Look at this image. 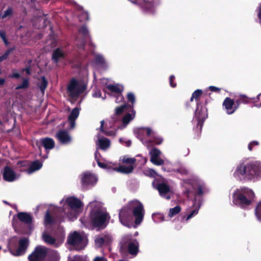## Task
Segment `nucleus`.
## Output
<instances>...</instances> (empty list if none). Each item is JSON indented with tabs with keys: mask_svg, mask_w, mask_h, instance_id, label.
Returning a JSON list of instances; mask_svg holds the SVG:
<instances>
[{
	"mask_svg": "<svg viewBox=\"0 0 261 261\" xmlns=\"http://www.w3.org/2000/svg\"><path fill=\"white\" fill-rule=\"evenodd\" d=\"M132 210L137 225L140 224L143 219L144 210L143 204L137 200H132L124 206L119 213V220L124 226H128V223L133 221Z\"/></svg>",
	"mask_w": 261,
	"mask_h": 261,
	"instance_id": "1",
	"label": "nucleus"
},
{
	"mask_svg": "<svg viewBox=\"0 0 261 261\" xmlns=\"http://www.w3.org/2000/svg\"><path fill=\"white\" fill-rule=\"evenodd\" d=\"M233 176L239 180L260 177L261 163L259 161H254L240 164L237 166Z\"/></svg>",
	"mask_w": 261,
	"mask_h": 261,
	"instance_id": "2",
	"label": "nucleus"
},
{
	"mask_svg": "<svg viewBox=\"0 0 261 261\" xmlns=\"http://www.w3.org/2000/svg\"><path fill=\"white\" fill-rule=\"evenodd\" d=\"M90 212V219L93 224L97 227H103L109 217L101 202L94 201L87 206Z\"/></svg>",
	"mask_w": 261,
	"mask_h": 261,
	"instance_id": "3",
	"label": "nucleus"
},
{
	"mask_svg": "<svg viewBox=\"0 0 261 261\" xmlns=\"http://www.w3.org/2000/svg\"><path fill=\"white\" fill-rule=\"evenodd\" d=\"M60 203L63 204V207L62 210L66 214L69 220L72 221L76 219L82 210V202L74 197L64 198L61 201Z\"/></svg>",
	"mask_w": 261,
	"mask_h": 261,
	"instance_id": "4",
	"label": "nucleus"
},
{
	"mask_svg": "<svg viewBox=\"0 0 261 261\" xmlns=\"http://www.w3.org/2000/svg\"><path fill=\"white\" fill-rule=\"evenodd\" d=\"M255 198V194L252 190L248 188L237 189L233 194V203L241 206L248 205Z\"/></svg>",
	"mask_w": 261,
	"mask_h": 261,
	"instance_id": "5",
	"label": "nucleus"
},
{
	"mask_svg": "<svg viewBox=\"0 0 261 261\" xmlns=\"http://www.w3.org/2000/svg\"><path fill=\"white\" fill-rule=\"evenodd\" d=\"M87 241L85 234L76 231L70 234L68 238V243L73 245L76 250L83 249L86 246Z\"/></svg>",
	"mask_w": 261,
	"mask_h": 261,
	"instance_id": "6",
	"label": "nucleus"
},
{
	"mask_svg": "<svg viewBox=\"0 0 261 261\" xmlns=\"http://www.w3.org/2000/svg\"><path fill=\"white\" fill-rule=\"evenodd\" d=\"M85 89L86 85L82 81L72 80L68 86L67 92L71 98L75 99L83 93Z\"/></svg>",
	"mask_w": 261,
	"mask_h": 261,
	"instance_id": "7",
	"label": "nucleus"
},
{
	"mask_svg": "<svg viewBox=\"0 0 261 261\" xmlns=\"http://www.w3.org/2000/svg\"><path fill=\"white\" fill-rule=\"evenodd\" d=\"M120 244L122 249L127 248L128 252L133 255H136L138 252L139 243L137 240L132 239L130 235L124 236Z\"/></svg>",
	"mask_w": 261,
	"mask_h": 261,
	"instance_id": "8",
	"label": "nucleus"
},
{
	"mask_svg": "<svg viewBox=\"0 0 261 261\" xmlns=\"http://www.w3.org/2000/svg\"><path fill=\"white\" fill-rule=\"evenodd\" d=\"M153 186L156 189L162 197L169 199L173 194L172 188L164 181L154 180L152 183Z\"/></svg>",
	"mask_w": 261,
	"mask_h": 261,
	"instance_id": "9",
	"label": "nucleus"
},
{
	"mask_svg": "<svg viewBox=\"0 0 261 261\" xmlns=\"http://www.w3.org/2000/svg\"><path fill=\"white\" fill-rule=\"evenodd\" d=\"M111 120H107L106 123L104 120L100 121V129L101 132L109 136H115L116 134V129L114 127V122L117 121L118 118L112 117Z\"/></svg>",
	"mask_w": 261,
	"mask_h": 261,
	"instance_id": "10",
	"label": "nucleus"
},
{
	"mask_svg": "<svg viewBox=\"0 0 261 261\" xmlns=\"http://www.w3.org/2000/svg\"><path fill=\"white\" fill-rule=\"evenodd\" d=\"M47 251L46 247L39 246L36 247L34 251L29 256L30 261H41L44 258Z\"/></svg>",
	"mask_w": 261,
	"mask_h": 261,
	"instance_id": "11",
	"label": "nucleus"
},
{
	"mask_svg": "<svg viewBox=\"0 0 261 261\" xmlns=\"http://www.w3.org/2000/svg\"><path fill=\"white\" fill-rule=\"evenodd\" d=\"M97 181L96 176L89 172L83 173L81 176V181L82 186L87 188L94 185Z\"/></svg>",
	"mask_w": 261,
	"mask_h": 261,
	"instance_id": "12",
	"label": "nucleus"
},
{
	"mask_svg": "<svg viewBox=\"0 0 261 261\" xmlns=\"http://www.w3.org/2000/svg\"><path fill=\"white\" fill-rule=\"evenodd\" d=\"M42 239L47 244L51 245L57 247L63 243L65 239V235L62 234L59 237L54 239L51 236L47 234L46 231H44L42 234Z\"/></svg>",
	"mask_w": 261,
	"mask_h": 261,
	"instance_id": "13",
	"label": "nucleus"
},
{
	"mask_svg": "<svg viewBox=\"0 0 261 261\" xmlns=\"http://www.w3.org/2000/svg\"><path fill=\"white\" fill-rule=\"evenodd\" d=\"M201 202L200 201V200L197 202V200L194 199L192 206H191L188 210L189 214L183 216L182 221L188 222L192 218L197 215L201 207Z\"/></svg>",
	"mask_w": 261,
	"mask_h": 261,
	"instance_id": "14",
	"label": "nucleus"
},
{
	"mask_svg": "<svg viewBox=\"0 0 261 261\" xmlns=\"http://www.w3.org/2000/svg\"><path fill=\"white\" fill-rule=\"evenodd\" d=\"M195 117L197 119V125L200 126L201 129L202 122L207 117V109L205 107H202L197 105L195 111Z\"/></svg>",
	"mask_w": 261,
	"mask_h": 261,
	"instance_id": "15",
	"label": "nucleus"
},
{
	"mask_svg": "<svg viewBox=\"0 0 261 261\" xmlns=\"http://www.w3.org/2000/svg\"><path fill=\"white\" fill-rule=\"evenodd\" d=\"M29 241L27 239H22L19 241L18 248L16 250L10 249L11 253L15 256H19L23 254L27 248Z\"/></svg>",
	"mask_w": 261,
	"mask_h": 261,
	"instance_id": "16",
	"label": "nucleus"
},
{
	"mask_svg": "<svg viewBox=\"0 0 261 261\" xmlns=\"http://www.w3.org/2000/svg\"><path fill=\"white\" fill-rule=\"evenodd\" d=\"M112 237L109 234H102L95 237V244L97 247L108 245L112 242Z\"/></svg>",
	"mask_w": 261,
	"mask_h": 261,
	"instance_id": "17",
	"label": "nucleus"
},
{
	"mask_svg": "<svg viewBox=\"0 0 261 261\" xmlns=\"http://www.w3.org/2000/svg\"><path fill=\"white\" fill-rule=\"evenodd\" d=\"M4 179L9 182L13 181L19 177V175L15 172L10 167H6L3 172Z\"/></svg>",
	"mask_w": 261,
	"mask_h": 261,
	"instance_id": "18",
	"label": "nucleus"
},
{
	"mask_svg": "<svg viewBox=\"0 0 261 261\" xmlns=\"http://www.w3.org/2000/svg\"><path fill=\"white\" fill-rule=\"evenodd\" d=\"M161 152L156 148H153L150 151L151 155L150 161L154 165H161L163 164V160L159 158Z\"/></svg>",
	"mask_w": 261,
	"mask_h": 261,
	"instance_id": "19",
	"label": "nucleus"
},
{
	"mask_svg": "<svg viewBox=\"0 0 261 261\" xmlns=\"http://www.w3.org/2000/svg\"><path fill=\"white\" fill-rule=\"evenodd\" d=\"M223 106L228 114L233 113L238 107V106H236L233 100L229 97H227L225 99L223 102Z\"/></svg>",
	"mask_w": 261,
	"mask_h": 261,
	"instance_id": "20",
	"label": "nucleus"
},
{
	"mask_svg": "<svg viewBox=\"0 0 261 261\" xmlns=\"http://www.w3.org/2000/svg\"><path fill=\"white\" fill-rule=\"evenodd\" d=\"M56 137L59 141L62 144H68L71 141V137L68 132L65 130H61L59 132Z\"/></svg>",
	"mask_w": 261,
	"mask_h": 261,
	"instance_id": "21",
	"label": "nucleus"
},
{
	"mask_svg": "<svg viewBox=\"0 0 261 261\" xmlns=\"http://www.w3.org/2000/svg\"><path fill=\"white\" fill-rule=\"evenodd\" d=\"M80 109L79 108H75L71 112L68 116V121L70 124V127L71 129L75 126V120L78 117L80 114Z\"/></svg>",
	"mask_w": 261,
	"mask_h": 261,
	"instance_id": "22",
	"label": "nucleus"
},
{
	"mask_svg": "<svg viewBox=\"0 0 261 261\" xmlns=\"http://www.w3.org/2000/svg\"><path fill=\"white\" fill-rule=\"evenodd\" d=\"M97 137L96 145L98 146L99 148L105 150L110 146L111 142L108 139L105 137H100L99 136H98Z\"/></svg>",
	"mask_w": 261,
	"mask_h": 261,
	"instance_id": "23",
	"label": "nucleus"
},
{
	"mask_svg": "<svg viewBox=\"0 0 261 261\" xmlns=\"http://www.w3.org/2000/svg\"><path fill=\"white\" fill-rule=\"evenodd\" d=\"M93 64L95 66L104 67L106 65V62L102 55L96 54L93 61Z\"/></svg>",
	"mask_w": 261,
	"mask_h": 261,
	"instance_id": "24",
	"label": "nucleus"
},
{
	"mask_svg": "<svg viewBox=\"0 0 261 261\" xmlns=\"http://www.w3.org/2000/svg\"><path fill=\"white\" fill-rule=\"evenodd\" d=\"M134 168V166L131 165H123L118 168H114L113 170L121 173H129L133 171Z\"/></svg>",
	"mask_w": 261,
	"mask_h": 261,
	"instance_id": "25",
	"label": "nucleus"
},
{
	"mask_svg": "<svg viewBox=\"0 0 261 261\" xmlns=\"http://www.w3.org/2000/svg\"><path fill=\"white\" fill-rule=\"evenodd\" d=\"M107 88L111 91L113 96H115L116 94L121 93L123 87L122 86L116 85H109L107 86Z\"/></svg>",
	"mask_w": 261,
	"mask_h": 261,
	"instance_id": "26",
	"label": "nucleus"
},
{
	"mask_svg": "<svg viewBox=\"0 0 261 261\" xmlns=\"http://www.w3.org/2000/svg\"><path fill=\"white\" fill-rule=\"evenodd\" d=\"M42 167V163L39 161H36L33 162L30 165V168L27 170V173L29 174L39 170Z\"/></svg>",
	"mask_w": 261,
	"mask_h": 261,
	"instance_id": "27",
	"label": "nucleus"
},
{
	"mask_svg": "<svg viewBox=\"0 0 261 261\" xmlns=\"http://www.w3.org/2000/svg\"><path fill=\"white\" fill-rule=\"evenodd\" d=\"M41 143L45 149H51L55 146V142L51 138H44L41 140Z\"/></svg>",
	"mask_w": 261,
	"mask_h": 261,
	"instance_id": "28",
	"label": "nucleus"
},
{
	"mask_svg": "<svg viewBox=\"0 0 261 261\" xmlns=\"http://www.w3.org/2000/svg\"><path fill=\"white\" fill-rule=\"evenodd\" d=\"M18 218L22 222L25 223H30L32 221L31 216L25 213H20L17 215Z\"/></svg>",
	"mask_w": 261,
	"mask_h": 261,
	"instance_id": "29",
	"label": "nucleus"
},
{
	"mask_svg": "<svg viewBox=\"0 0 261 261\" xmlns=\"http://www.w3.org/2000/svg\"><path fill=\"white\" fill-rule=\"evenodd\" d=\"M193 188L195 191L197 192V194L201 196L203 194L206 193L207 191V189L206 188L205 186L203 184H199L198 185H196L193 186Z\"/></svg>",
	"mask_w": 261,
	"mask_h": 261,
	"instance_id": "30",
	"label": "nucleus"
},
{
	"mask_svg": "<svg viewBox=\"0 0 261 261\" xmlns=\"http://www.w3.org/2000/svg\"><path fill=\"white\" fill-rule=\"evenodd\" d=\"M135 116V112L133 110L131 112V113H128L125 115L123 118L122 122L124 127H125L126 125H127L129 122L133 120Z\"/></svg>",
	"mask_w": 261,
	"mask_h": 261,
	"instance_id": "31",
	"label": "nucleus"
},
{
	"mask_svg": "<svg viewBox=\"0 0 261 261\" xmlns=\"http://www.w3.org/2000/svg\"><path fill=\"white\" fill-rule=\"evenodd\" d=\"M63 52L60 49H57L53 53L52 58L55 62H57L59 59L63 57Z\"/></svg>",
	"mask_w": 261,
	"mask_h": 261,
	"instance_id": "32",
	"label": "nucleus"
},
{
	"mask_svg": "<svg viewBox=\"0 0 261 261\" xmlns=\"http://www.w3.org/2000/svg\"><path fill=\"white\" fill-rule=\"evenodd\" d=\"M13 10L11 8H8L6 10L0 14V19L9 18L12 15Z\"/></svg>",
	"mask_w": 261,
	"mask_h": 261,
	"instance_id": "33",
	"label": "nucleus"
},
{
	"mask_svg": "<svg viewBox=\"0 0 261 261\" xmlns=\"http://www.w3.org/2000/svg\"><path fill=\"white\" fill-rule=\"evenodd\" d=\"M152 218L154 222L159 223L164 220V216L161 213H154L152 215Z\"/></svg>",
	"mask_w": 261,
	"mask_h": 261,
	"instance_id": "34",
	"label": "nucleus"
},
{
	"mask_svg": "<svg viewBox=\"0 0 261 261\" xmlns=\"http://www.w3.org/2000/svg\"><path fill=\"white\" fill-rule=\"evenodd\" d=\"M47 85V82L44 76L41 77L40 83H39V88L42 93H44L45 89Z\"/></svg>",
	"mask_w": 261,
	"mask_h": 261,
	"instance_id": "35",
	"label": "nucleus"
},
{
	"mask_svg": "<svg viewBox=\"0 0 261 261\" xmlns=\"http://www.w3.org/2000/svg\"><path fill=\"white\" fill-rule=\"evenodd\" d=\"M181 211V208L179 206H176L175 207L170 208L169 212V216L172 217L178 214Z\"/></svg>",
	"mask_w": 261,
	"mask_h": 261,
	"instance_id": "36",
	"label": "nucleus"
},
{
	"mask_svg": "<svg viewBox=\"0 0 261 261\" xmlns=\"http://www.w3.org/2000/svg\"><path fill=\"white\" fill-rule=\"evenodd\" d=\"M95 158L96 160L97 161L98 165L100 167L102 168H107V169L111 168V165H108V164H106V163H101V162H99V160L98 159V152H97V151H96V152L95 153Z\"/></svg>",
	"mask_w": 261,
	"mask_h": 261,
	"instance_id": "37",
	"label": "nucleus"
},
{
	"mask_svg": "<svg viewBox=\"0 0 261 261\" xmlns=\"http://www.w3.org/2000/svg\"><path fill=\"white\" fill-rule=\"evenodd\" d=\"M122 162L126 165H131L134 166L136 160L134 158H129L127 156H123L121 159Z\"/></svg>",
	"mask_w": 261,
	"mask_h": 261,
	"instance_id": "38",
	"label": "nucleus"
},
{
	"mask_svg": "<svg viewBox=\"0 0 261 261\" xmlns=\"http://www.w3.org/2000/svg\"><path fill=\"white\" fill-rule=\"evenodd\" d=\"M79 34L84 37L85 39H88L89 37L88 31L85 26H82L79 30Z\"/></svg>",
	"mask_w": 261,
	"mask_h": 261,
	"instance_id": "39",
	"label": "nucleus"
},
{
	"mask_svg": "<svg viewBox=\"0 0 261 261\" xmlns=\"http://www.w3.org/2000/svg\"><path fill=\"white\" fill-rule=\"evenodd\" d=\"M54 222V220L50 216L49 212H47L44 219V224L45 226L46 227L48 225L53 224Z\"/></svg>",
	"mask_w": 261,
	"mask_h": 261,
	"instance_id": "40",
	"label": "nucleus"
},
{
	"mask_svg": "<svg viewBox=\"0 0 261 261\" xmlns=\"http://www.w3.org/2000/svg\"><path fill=\"white\" fill-rule=\"evenodd\" d=\"M126 107V105H124L120 107H117L115 109L114 117H117V116L121 115L124 111Z\"/></svg>",
	"mask_w": 261,
	"mask_h": 261,
	"instance_id": "41",
	"label": "nucleus"
},
{
	"mask_svg": "<svg viewBox=\"0 0 261 261\" xmlns=\"http://www.w3.org/2000/svg\"><path fill=\"white\" fill-rule=\"evenodd\" d=\"M139 134L142 135L146 134L147 136H150L152 134V130L149 128H141L138 130Z\"/></svg>",
	"mask_w": 261,
	"mask_h": 261,
	"instance_id": "42",
	"label": "nucleus"
},
{
	"mask_svg": "<svg viewBox=\"0 0 261 261\" xmlns=\"http://www.w3.org/2000/svg\"><path fill=\"white\" fill-rule=\"evenodd\" d=\"M255 215L258 220L261 222V201L256 208Z\"/></svg>",
	"mask_w": 261,
	"mask_h": 261,
	"instance_id": "43",
	"label": "nucleus"
},
{
	"mask_svg": "<svg viewBox=\"0 0 261 261\" xmlns=\"http://www.w3.org/2000/svg\"><path fill=\"white\" fill-rule=\"evenodd\" d=\"M251 100L254 103V106L257 107H261V93L258 94L256 98Z\"/></svg>",
	"mask_w": 261,
	"mask_h": 261,
	"instance_id": "44",
	"label": "nucleus"
},
{
	"mask_svg": "<svg viewBox=\"0 0 261 261\" xmlns=\"http://www.w3.org/2000/svg\"><path fill=\"white\" fill-rule=\"evenodd\" d=\"M88 14L86 11H83L81 13L79 16L80 20L81 21H84L88 20Z\"/></svg>",
	"mask_w": 261,
	"mask_h": 261,
	"instance_id": "45",
	"label": "nucleus"
},
{
	"mask_svg": "<svg viewBox=\"0 0 261 261\" xmlns=\"http://www.w3.org/2000/svg\"><path fill=\"white\" fill-rule=\"evenodd\" d=\"M202 91L201 90H196L192 94L191 98V101H193L194 98L197 99L202 94Z\"/></svg>",
	"mask_w": 261,
	"mask_h": 261,
	"instance_id": "46",
	"label": "nucleus"
},
{
	"mask_svg": "<svg viewBox=\"0 0 261 261\" xmlns=\"http://www.w3.org/2000/svg\"><path fill=\"white\" fill-rule=\"evenodd\" d=\"M29 86V81L27 79H24L23 81L22 84L20 85H19L16 87V89L18 90L20 89H24L28 87Z\"/></svg>",
	"mask_w": 261,
	"mask_h": 261,
	"instance_id": "47",
	"label": "nucleus"
},
{
	"mask_svg": "<svg viewBox=\"0 0 261 261\" xmlns=\"http://www.w3.org/2000/svg\"><path fill=\"white\" fill-rule=\"evenodd\" d=\"M119 142L124 144L125 146L129 147L131 145L132 142L130 140H126L123 138H120L119 139Z\"/></svg>",
	"mask_w": 261,
	"mask_h": 261,
	"instance_id": "48",
	"label": "nucleus"
},
{
	"mask_svg": "<svg viewBox=\"0 0 261 261\" xmlns=\"http://www.w3.org/2000/svg\"><path fill=\"white\" fill-rule=\"evenodd\" d=\"M0 36L4 41V43L7 45L8 42L6 37V33L4 30H0Z\"/></svg>",
	"mask_w": 261,
	"mask_h": 261,
	"instance_id": "49",
	"label": "nucleus"
},
{
	"mask_svg": "<svg viewBox=\"0 0 261 261\" xmlns=\"http://www.w3.org/2000/svg\"><path fill=\"white\" fill-rule=\"evenodd\" d=\"M114 96L116 97L115 102L116 103H119L121 101H122V100L123 99V97L121 93L116 94L115 95V96Z\"/></svg>",
	"mask_w": 261,
	"mask_h": 261,
	"instance_id": "50",
	"label": "nucleus"
},
{
	"mask_svg": "<svg viewBox=\"0 0 261 261\" xmlns=\"http://www.w3.org/2000/svg\"><path fill=\"white\" fill-rule=\"evenodd\" d=\"M127 99L128 100L130 101L133 104L135 101V95L132 93H129L127 94Z\"/></svg>",
	"mask_w": 261,
	"mask_h": 261,
	"instance_id": "51",
	"label": "nucleus"
},
{
	"mask_svg": "<svg viewBox=\"0 0 261 261\" xmlns=\"http://www.w3.org/2000/svg\"><path fill=\"white\" fill-rule=\"evenodd\" d=\"M10 51H11V50H9L8 51H7L3 55L1 56L0 57V62H2L3 61H4V60L8 58Z\"/></svg>",
	"mask_w": 261,
	"mask_h": 261,
	"instance_id": "52",
	"label": "nucleus"
},
{
	"mask_svg": "<svg viewBox=\"0 0 261 261\" xmlns=\"http://www.w3.org/2000/svg\"><path fill=\"white\" fill-rule=\"evenodd\" d=\"M93 96L95 98H98L101 97V92L99 90H95L93 93Z\"/></svg>",
	"mask_w": 261,
	"mask_h": 261,
	"instance_id": "53",
	"label": "nucleus"
},
{
	"mask_svg": "<svg viewBox=\"0 0 261 261\" xmlns=\"http://www.w3.org/2000/svg\"><path fill=\"white\" fill-rule=\"evenodd\" d=\"M257 145H258V142L257 141H252L249 144L248 146V149H249V150H251L252 149L253 146Z\"/></svg>",
	"mask_w": 261,
	"mask_h": 261,
	"instance_id": "54",
	"label": "nucleus"
},
{
	"mask_svg": "<svg viewBox=\"0 0 261 261\" xmlns=\"http://www.w3.org/2000/svg\"><path fill=\"white\" fill-rule=\"evenodd\" d=\"M174 79H175V77L174 75H171L170 77V86L173 88L176 86V84L173 83V80H174Z\"/></svg>",
	"mask_w": 261,
	"mask_h": 261,
	"instance_id": "55",
	"label": "nucleus"
},
{
	"mask_svg": "<svg viewBox=\"0 0 261 261\" xmlns=\"http://www.w3.org/2000/svg\"><path fill=\"white\" fill-rule=\"evenodd\" d=\"M178 172L181 174H187L188 173V171L184 167H181L178 170Z\"/></svg>",
	"mask_w": 261,
	"mask_h": 261,
	"instance_id": "56",
	"label": "nucleus"
},
{
	"mask_svg": "<svg viewBox=\"0 0 261 261\" xmlns=\"http://www.w3.org/2000/svg\"><path fill=\"white\" fill-rule=\"evenodd\" d=\"M93 261H107V259L103 256H96Z\"/></svg>",
	"mask_w": 261,
	"mask_h": 261,
	"instance_id": "57",
	"label": "nucleus"
},
{
	"mask_svg": "<svg viewBox=\"0 0 261 261\" xmlns=\"http://www.w3.org/2000/svg\"><path fill=\"white\" fill-rule=\"evenodd\" d=\"M71 261H83V258L80 256H75L73 259Z\"/></svg>",
	"mask_w": 261,
	"mask_h": 261,
	"instance_id": "58",
	"label": "nucleus"
},
{
	"mask_svg": "<svg viewBox=\"0 0 261 261\" xmlns=\"http://www.w3.org/2000/svg\"><path fill=\"white\" fill-rule=\"evenodd\" d=\"M209 89H210V90H211L212 91H219V89L215 87V86H210L209 87Z\"/></svg>",
	"mask_w": 261,
	"mask_h": 261,
	"instance_id": "59",
	"label": "nucleus"
},
{
	"mask_svg": "<svg viewBox=\"0 0 261 261\" xmlns=\"http://www.w3.org/2000/svg\"><path fill=\"white\" fill-rule=\"evenodd\" d=\"M162 139L159 138L154 141V143L156 144H160L162 142Z\"/></svg>",
	"mask_w": 261,
	"mask_h": 261,
	"instance_id": "60",
	"label": "nucleus"
},
{
	"mask_svg": "<svg viewBox=\"0 0 261 261\" xmlns=\"http://www.w3.org/2000/svg\"><path fill=\"white\" fill-rule=\"evenodd\" d=\"M148 172H149V174H150V176H153L156 174L155 172L153 170H152V169H149L148 170Z\"/></svg>",
	"mask_w": 261,
	"mask_h": 261,
	"instance_id": "61",
	"label": "nucleus"
},
{
	"mask_svg": "<svg viewBox=\"0 0 261 261\" xmlns=\"http://www.w3.org/2000/svg\"><path fill=\"white\" fill-rule=\"evenodd\" d=\"M20 76L19 74L18 73H14L11 76L12 77H15V78H18Z\"/></svg>",
	"mask_w": 261,
	"mask_h": 261,
	"instance_id": "62",
	"label": "nucleus"
},
{
	"mask_svg": "<svg viewBox=\"0 0 261 261\" xmlns=\"http://www.w3.org/2000/svg\"><path fill=\"white\" fill-rule=\"evenodd\" d=\"M5 80L4 79H0V85H3L5 83Z\"/></svg>",
	"mask_w": 261,
	"mask_h": 261,
	"instance_id": "63",
	"label": "nucleus"
},
{
	"mask_svg": "<svg viewBox=\"0 0 261 261\" xmlns=\"http://www.w3.org/2000/svg\"><path fill=\"white\" fill-rule=\"evenodd\" d=\"M24 70L26 72L27 74H30V71L29 68H26Z\"/></svg>",
	"mask_w": 261,
	"mask_h": 261,
	"instance_id": "64",
	"label": "nucleus"
}]
</instances>
